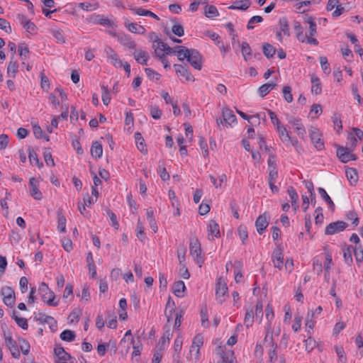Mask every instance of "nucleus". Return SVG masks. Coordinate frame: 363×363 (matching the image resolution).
Instances as JSON below:
<instances>
[{"label":"nucleus","instance_id":"f704fd0d","mask_svg":"<svg viewBox=\"0 0 363 363\" xmlns=\"http://www.w3.org/2000/svg\"><path fill=\"white\" fill-rule=\"evenodd\" d=\"M277 131L279 133V136L280 139L282 140V142H289V140H291V137L289 135V132L287 131L286 128H284L281 124L280 125H278L277 128Z\"/></svg>","mask_w":363,"mask_h":363},{"label":"nucleus","instance_id":"3c124183","mask_svg":"<svg viewBox=\"0 0 363 363\" xmlns=\"http://www.w3.org/2000/svg\"><path fill=\"white\" fill-rule=\"evenodd\" d=\"M280 31L283 32L285 35L289 36L290 35L288 21L286 18L283 17L279 19Z\"/></svg>","mask_w":363,"mask_h":363},{"label":"nucleus","instance_id":"0eeeda50","mask_svg":"<svg viewBox=\"0 0 363 363\" xmlns=\"http://www.w3.org/2000/svg\"><path fill=\"white\" fill-rule=\"evenodd\" d=\"M269 216L267 212L259 215L255 221V227L257 233L262 235L269 225Z\"/></svg>","mask_w":363,"mask_h":363},{"label":"nucleus","instance_id":"4c0bfd02","mask_svg":"<svg viewBox=\"0 0 363 363\" xmlns=\"http://www.w3.org/2000/svg\"><path fill=\"white\" fill-rule=\"evenodd\" d=\"M328 257H330V256L328 255ZM333 264V259L330 258V257H327V260H325V262L324 263V269H325L324 279L327 283H329V281H330V269Z\"/></svg>","mask_w":363,"mask_h":363},{"label":"nucleus","instance_id":"37998d69","mask_svg":"<svg viewBox=\"0 0 363 363\" xmlns=\"http://www.w3.org/2000/svg\"><path fill=\"white\" fill-rule=\"evenodd\" d=\"M204 13L207 18H212L219 15L217 8L213 5H207L205 7Z\"/></svg>","mask_w":363,"mask_h":363},{"label":"nucleus","instance_id":"864d4df0","mask_svg":"<svg viewBox=\"0 0 363 363\" xmlns=\"http://www.w3.org/2000/svg\"><path fill=\"white\" fill-rule=\"evenodd\" d=\"M201 325L204 328L208 327L209 322L208 319V310L206 306H203L201 309Z\"/></svg>","mask_w":363,"mask_h":363},{"label":"nucleus","instance_id":"603ef678","mask_svg":"<svg viewBox=\"0 0 363 363\" xmlns=\"http://www.w3.org/2000/svg\"><path fill=\"white\" fill-rule=\"evenodd\" d=\"M51 34L55 38L57 43H65V39L63 35V33L61 30L58 29H52L50 30Z\"/></svg>","mask_w":363,"mask_h":363},{"label":"nucleus","instance_id":"58836bf2","mask_svg":"<svg viewBox=\"0 0 363 363\" xmlns=\"http://www.w3.org/2000/svg\"><path fill=\"white\" fill-rule=\"evenodd\" d=\"M177 252L179 264L182 265L186 260V247L184 245H179L177 247Z\"/></svg>","mask_w":363,"mask_h":363},{"label":"nucleus","instance_id":"a19ab883","mask_svg":"<svg viewBox=\"0 0 363 363\" xmlns=\"http://www.w3.org/2000/svg\"><path fill=\"white\" fill-rule=\"evenodd\" d=\"M263 53L267 58L272 57L276 52V49L272 45L269 43L263 44Z\"/></svg>","mask_w":363,"mask_h":363},{"label":"nucleus","instance_id":"a211bd4d","mask_svg":"<svg viewBox=\"0 0 363 363\" xmlns=\"http://www.w3.org/2000/svg\"><path fill=\"white\" fill-rule=\"evenodd\" d=\"M205 35L208 37H209L212 40L215 41L216 44L219 47L221 52L223 53H225L229 51V47L225 46L223 45V41L220 40V36L218 34L212 32V31H207Z\"/></svg>","mask_w":363,"mask_h":363},{"label":"nucleus","instance_id":"09e8293b","mask_svg":"<svg viewBox=\"0 0 363 363\" xmlns=\"http://www.w3.org/2000/svg\"><path fill=\"white\" fill-rule=\"evenodd\" d=\"M18 52L21 59H26L30 52L28 45L25 43H21L18 46Z\"/></svg>","mask_w":363,"mask_h":363},{"label":"nucleus","instance_id":"9b49d317","mask_svg":"<svg viewBox=\"0 0 363 363\" xmlns=\"http://www.w3.org/2000/svg\"><path fill=\"white\" fill-rule=\"evenodd\" d=\"M228 292V287L226 284L219 279L217 281L216 286V299L220 303H222L224 301V296Z\"/></svg>","mask_w":363,"mask_h":363},{"label":"nucleus","instance_id":"f03ea898","mask_svg":"<svg viewBox=\"0 0 363 363\" xmlns=\"http://www.w3.org/2000/svg\"><path fill=\"white\" fill-rule=\"evenodd\" d=\"M38 291L44 303L50 306H58V301H55V295L54 292L49 289L45 282L40 284Z\"/></svg>","mask_w":363,"mask_h":363},{"label":"nucleus","instance_id":"5701e85b","mask_svg":"<svg viewBox=\"0 0 363 363\" xmlns=\"http://www.w3.org/2000/svg\"><path fill=\"white\" fill-rule=\"evenodd\" d=\"M222 115L225 123L229 125H231L232 123H237V118L233 113V111L229 108H223Z\"/></svg>","mask_w":363,"mask_h":363},{"label":"nucleus","instance_id":"5fc2aeb1","mask_svg":"<svg viewBox=\"0 0 363 363\" xmlns=\"http://www.w3.org/2000/svg\"><path fill=\"white\" fill-rule=\"evenodd\" d=\"M58 225L57 228L58 230L61 233L65 232L66 230V218L60 212H58Z\"/></svg>","mask_w":363,"mask_h":363},{"label":"nucleus","instance_id":"20e7f679","mask_svg":"<svg viewBox=\"0 0 363 363\" xmlns=\"http://www.w3.org/2000/svg\"><path fill=\"white\" fill-rule=\"evenodd\" d=\"M189 248L190 255L194 257L196 263L201 267L204 262V259L201 256V244L197 238L190 241Z\"/></svg>","mask_w":363,"mask_h":363},{"label":"nucleus","instance_id":"6e6d98bb","mask_svg":"<svg viewBox=\"0 0 363 363\" xmlns=\"http://www.w3.org/2000/svg\"><path fill=\"white\" fill-rule=\"evenodd\" d=\"M282 93L284 98L287 103L293 101V96L291 94V88L289 86H285L283 87Z\"/></svg>","mask_w":363,"mask_h":363},{"label":"nucleus","instance_id":"0e129e2a","mask_svg":"<svg viewBox=\"0 0 363 363\" xmlns=\"http://www.w3.org/2000/svg\"><path fill=\"white\" fill-rule=\"evenodd\" d=\"M43 321L48 323L52 332L55 331L57 327V321L52 316L45 317Z\"/></svg>","mask_w":363,"mask_h":363},{"label":"nucleus","instance_id":"cd10ccee","mask_svg":"<svg viewBox=\"0 0 363 363\" xmlns=\"http://www.w3.org/2000/svg\"><path fill=\"white\" fill-rule=\"evenodd\" d=\"M269 345L271 347V349L269 351V362L274 363L277 359V345L274 341L273 336L272 334L270 335Z\"/></svg>","mask_w":363,"mask_h":363},{"label":"nucleus","instance_id":"a878e982","mask_svg":"<svg viewBox=\"0 0 363 363\" xmlns=\"http://www.w3.org/2000/svg\"><path fill=\"white\" fill-rule=\"evenodd\" d=\"M129 9L137 15L150 16L157 21L160 20V18L151 11L145 10L142 8H133L131 6L129 7Z\"/></svg>","mask_w":363,"mask_h":363},{"label":"nucleus","instance_id":"774afa93","mask_svg":"<svg viewBox=\"0 0 363 363\" xmlns=\"http://www.w3.org/2000/svg\"><path fill=\"white\" fill-rule=\"evenodd\" d=\"M0 29L4 30L7 33L12 32L11 25L9 21L4 18H0Z\"/></svg>","mask_w":363,"mask_h":363},{"label":"nucleus","instance_id":"79ce46f5","mask_svg":"<svg viewBox=\"0 0 363 363\" xmlns=\"http://www.w3.org/2000/svg\"><path fill=\"white\" fill-rule=\"evenodd\" d=\"M60 337L64 341L72 342L74 340L76 335L74 331L65 330L61 333Z\"/></svg>","mask_w":363,"mask_h":363},{"label":"nucleus","instance_id":"6ab92c4d","mask_svg":"<svg viewBox=\"0 0 363 363\" xmlns=\"http://www.w3.org/2000/svg\"><path fill=\"white\" fill-rule=\"evenodd\" d=\"M118 41L123 46L128 49H135L136 47L135 42L128 35L119 34L117 36Z\"/></svg>","mask_w":363,"mask_h":363},{"label":"nucleus","instance_id":"412c9836","mask_svg":"<svg viewBox=\"0 0 363 363\" xmlns=\"http://www.w3.org/2000/svg\"><path fill=\"white\" fill-rule=\"evenodd\" d=\"M186 286L183 281H178L174 282L172 286L174 294L179 298L184 296Z\"/></svg>","mask_w":363,"mask_h":363},{"label":"nucleus","instance_id":"ddd939ff","mask_svg":"<svg viewBox=\"0 0 363 363\" xmlns=\"http://www.w3.org/2000/svg\"><path fill=\"white\" fill-rule=\"evenodd\" d=\"M208 236L210 240H213L214 238H219L220 233L218 224L213 220H211L207 227Z\"/></svg>","mask_w":363,"mask_h":363},{"label":"nucleus","instance_id":"423d86ee","mask_svg":"<svg viewBox=\"0 0 363 363\" xmlns=\"http://www.w3.org/2000/svg\"><path fill=\"white\" fill-rule=\"evenodd\" d=\"M347 225H348L347 223L341 220L330 223L325 227V234L333 235L340 233L343 231L347 227Z\"/></svg>","mask_w":363,"mask_h":363},{"label":"nucleus","instance_id":"e433bc0d","mask_svg":"<svg viewBox=\"0 0 363 363\" xmlns=\"http://www.w3.org/2000/svg\"><path fill=\"white\" fill-rule=\"evenodd\" d=\"M241 52L245 61H247L249 59H250L252 56V50L250 45L247 42H242L241 45Z\"/></svg>","mask_w":363,"mask_h":363},{"label":"nucleus","instance_id":"dca6fc26","mask_svg":"<svg viewBox=\"0 0 363 363\" xmlns=\"http://www.w3.org/2000/svg\"><path fill=\"white\" fill-rule=\"evenodd\" d=\"M272 262L274 267L281 269L284 266L283 250L281 247L276 249L272 254Z\"/></svg>","mask_w":363,"mask_h":363},{"label":"nucleus","instance_id":"49530a36","mask_svg":"<svg viewBox=\"0 0 363 363\" xmlns=\"http://www.w3.org/2000/svg\"><path fill=\"white\" fill-rule=\"evenodd\" d=\"M102 90V101L105 106H108L111 101L110 92L108 86L101 85V86Z\"/></svg>","mask_w":363,"mask_h":363},{"label":"nucleus","instance_id":"f257e3e1","mask_svg":"<svg viewBox=\"0 0 363 363\" xmlns=\"http://www.w3.org/2000/svg\"><path fill=\"white\" fill-rule=\"evenodd\" d=\"M347 140L350 142L347 143L345 147L341 146L340 145H335L337 150V157L343 163H346L350 160H357L356 155L352 154V152L354 150L357 145V139L352 134H350L349 136L347 137Z\"/></svg>","mask_w":363,"mask_h":363},{"label":"nucleus","instance_id":"9d476101","mask_svg":"<svg viewBox=\"0 0 363 363\" xmlns=\"http://www.w3.org/2000/svg\"><path fill=\"white\" fill-rule=\"evenodd\" d=\"M5 343L9 349L12 357L15 359L20 357V351L16 342L12 338L11 335L5 337Z\"/></svg>","mask_w":363,"mask_h":363},{"label":"nucleus","instance_id":"bf43d9fd","mask_svg":"<svg viewBox=\"0 0 363 363\" xmlns=\"http://www.w3.org/2000/svg\"><path fill=\"white\" fill-rule=\"evenodd\" d=\"M108 317L111 318L108 321V327L112 329H115L117 327L116 316L113 311L108 312Z\"/></svg>","mask_w":363,"mask_h":363},{"label":"nucleus","instance_id":"2eb2a0df","mask_svg":"<svg viewBox=\"0 0 363 363\" xmlns=\"http://www.w3.org/2000/svg\"><path fill=\"white\" fill-rule=\"evenodd\" d=\"M175 72L179 76L185 79V82H194L195 79L194 76L190 73L188 69L182 65L175 64L174 65Z\"/></svg>","mask_w":363,"mask_h":363},{"label":"nucleus","instance_id":"de8ad7c7","mask_svg":"<svg viewBox=\"0 0 363 363\" xmlns=\"http://www.w3.org/2000/svg\"><path fill=\"white\" fill-rule=\"evenodd\" d=\"M238 235H239L240 238L242 240V243L243 245H245V241L248 238V233H247V227L244 225H240L238 228Z\"/></svg>","mask_w":363,"mask_h":363},{"label":"nucleus","instance_id":"4468645a","mask_svg":"<svg viewBox=\"0 0 363 363\" xmlns=\"http://www.w3.org/2000/svg\"><path fill=\"white\" fill-rule=\"evenodd\" d=\"M105 52L106 56L111 60V64L116 68L121 67L123 62L118 57L117 53L113 50V48L108 46L105 48Z\"/></svg>","mask_w":363,"mask_h":363},{"label":"nucleus","instance_id":"4be33fe9","mask_svg":"<svg viewBox=\"0 0 363 363\" xmlns=\"http://www.w3.org/2000/svg\"><path fill=\"white\" fill-rule=\"evenodd\" d=\"M133 55L135 57V60L140 64L143 65H147V60L149 59V55L147 52L144 50H136L133 52Z\"/></svg>","mask_w":363,"mask_h":363},{"label":"nucleus","instance_id":"aec40b11","mask_svg":"<svg viewBox=\"0 0 363 363\" xmlns=\"http://www.w3.org/2000/svg\"><path fill=\"white\" fill-rule=\"evenodd\" d=\"M354 247L352 245H345L342 247V252H343V257L345 262L349 265L351 266L353 263L352 256V251H354Z\"/></svg>","mask_w":363,"mask_h":363},{"label":"nucleus","instance_id":"b1692460","mask_svg":"<svg viewBox=\"0 0 363 363\" xmlns=\"http://www.w3.org/2000/svg\"><path fill=\"white\" fill-rule=\"evenodd\" d=\"M250 0L235 1L233 5L228 7V9L231 10L238 9L245 11L250 6Z\"/></svg>","mask_w":363,"mask_h":363},{"label":"nucleus","instance_id":"f8f14e48","mask_svg":"<svg viewBox=\"0 0 363 363\" xmlns=\"http://www.w3.org/2000/svg\"><path fill=\"white\" fill-rule=\"evenodd\" d=\"M310 138L312 143L314 144L315 147L318 150L324 149V143L320 138V133L317 128H313L310 131Z\"/></svg>","mask_w":363,"mask_h":363},{"label":"nucleus","instance_id":"ea45409f","mask_svg":"<svg viewBox=\"0 0 363 363\" xmlns=\"http://www.w3.org/2000/svg\"><path fill=\"white\" fill-rule=\"evenodd\" d=\"M18 63L16 61L13 60V56L11 57V61L9 63L8 67H7V74L9 75L12 74V77H15V74L18 72Z\"/></svg>","mask_w":363,"mask_h":363},{"label":"nucleus","instance_id":"72a5a7b5","mask_svg":"<svg viewBox=\"0 0 363 363\" xmlns=\"http://www.w3.org/2000/svg\"><path fill=\"white\" fill-rule=\"evenodd\" d=\"M138 149L143 153V154H147V150L145 147V145H144V139L142 137V135L137 132L134 135Z\"/></svg>","mask_w":363,"mask_h":363},{"label":"nucleus","instance_id":"c03bdc74","mask_svg":"<svg viewBox=\"0 0 363 363\" xmlns=\"http://www.w3.org/2000/svg\"><path fill=\"white\" fill-rule=\"evenodd\" d=\"M254 322V312L252 308L247 309L244 318V324L247 328L250 327Z\"/></svg>","mask_w":363,"mask_h":363},{"label":"nucleus","instance_id":"c756f323","mask_svg":"<svg viewBox=\"0 0 363 363\" xmlns=\"http://www.w3.org/2000/svg\"><path fill=\"white\" fill-rule=\"evenodd\" d=\"M311 92L315 95L320 94L322 92V87L320 79L318 77L313 75L311 77Z\"/></svg>","mask_w":363,"mask_h":363},{"label":"nucleus","instance_id":"39448f33","mask_svg":"<svg viewBox=\"0 0 363 363\" xmlns=\"http://www.w3.org/2000/svg\"><path fill=\"white\" fill-rule=\"evenodd\" d=\"M3 296V302L9 307H13L15 304L16 296L15 292L10 286H4L1 290Z\"/></svg>","mask_w":363,"mask_h":363},{"label":"nucleus","instance_id":"7c9ffc66","mask_svg":"<svg viewBox=\"0 0 363 363\" xmlns=\"http://www.w3.org/2000/svg\"><path fill=\"white\" fill-rule=\"evenodd\" d=\"M303 19H304V22L308 23L309 24V31H308L309 33L308 35L313 36V35H316V33H317L316 27L317 26H316V23L314 21L313 17L306 15V16H304Z\"/></svg>","mask_w":363,"mask_h":363},{"label":"nucleus","instance_id":"6e6552de","mask_svg":"<svg viewBox=\"0 0 363 363\" xmlns=\"http://www.w3.org/2000/svg\"><path fill=\"white\" fill-rule=\"evenodd\" d=\"M38 182L35 177L29 179V186L30 196L35 200L40 201L43 199L42 192L38 188Z\"/></svg>","mask_w":363,"mask_h":363},{"label":"nucleus","instance_id":"c9c22d12","mask_svg":"<svg viewBox=\"0 0 363 363\" xmlns=\"http://www.w3.org/2000/svg\"><path fill=\"white\" fill-rule=\"evenodd\" d=\"M28 158L30 160V164L35 163L39 168L42 167L43 166V164L40 162L38 160V155L36 152L34 151V150L29 147H28Z\"/></svg>","mask_w":363,"mask_h":363},{"label":"nucleus","instance_id":"69168bd1","mask_svg":"<svg viewBox=\"0 0 363 363\" xmlns=\"http://www.w3.org/2000/svg\"><path fill=\"white\" fill-rule=\"evenodd\" d=\"M157 172L160 174V177L162 179V180L167 181L169 179V174L167 172L166 168L163 165H159Z\"/></svg>","mask_w":363,"mask_h":363},{"label":"nucleus","instance_id":"4d7b16f0","mask_svg":"<svg viewBox=\"0 0 363 363\" xmlns=\"http://www.w3.org/2000/svg\"><path fill=\"white\" fill-rule=\"evenodd\" d=\"M287 192L291 200V206H294V205L296 204V201H298V194L293 186H289L288 188Z\"/></svg>","mask_w":363,"mask_h":363},{"label":"nucleus","instance_id":"8fccbe9b","mask_svg":"<svg viewBox=\"0 0 363 363\" xmlns=\"http://www.w3.org/2000/svg\"><path fill=\"white\" fill-rule=\"evenodd\" d=\"M78 7L82 9L84 11H91L96 10L99 7V4L95 3L94 4L89 2H82L78 4Z\"/></svg>","mask_w":363,"mask_h":363},{"label":"nucleus","instance_id":"393cba45","mask_svg":"<svg viewBox=\"0 0 363 363\" xmlns=\"http://www.w3.org/2000/svg\"><path fill=\"white\" fill-rule=\"evenodd\" d=\"M203 336L201 334L196 335L193 340L192 345L191 347V352H192L194 349H196V358H199V354L200 347L203 345Z\"/></svg>","mask_w":363,"mask_h":363},{"label":"nucleus","instance_id":"bb28decb","mask_svg":"<svg viewBox=\"0 0 363 363\" xmlns=\"http://www.w3.org/2000/svg\"><path fill=\"white\" fill-rule=\"evenodd\" d=\"M90 152L92 157L100 158L103 153V147L101 143L98 141L93 142Z\"/></svg>","mask_w":363,"mask_h":363},{"label":"nucleus","instance_id":"f3484780","mask_svg":"<svg viewBox=\"0 0 363 363\" xmlns=\"http://www.w3.org/2000/svg\"><path fill=\"white\" fill-rule=\"evenodd\" d=\"M124 25L130 32L133 33L143 35L146 31L145 28L143 26L138 25L135 23H131L128 18H125Z\"/></svg>","mask_w":363,"mask_h":363},{"label":"nucleus","instance_id":"680f3d73","mask_svg":"<svg viewBox=\"0 0 363 363\" xmlns=\"http://www.w3.org/2000/svg\"><path fill=\"white\" fill-rule=\"evenodd\" d=\"M263 21V18L261 16H254L249 20L247 28L248 30H252L254 28L253 23H258Z\"/></svg>","mask_w":363,"mask_h":363},{"label":"nucleus","instance_id":"1a4fd4ad","mask_svg":"<svg viewBox=\"0 0 363 363\" xmlns=\"http://www.w3.org/2000/svg\"><path fill=\"white\" fill-rule=\"evenodd\" d=\"M288 121L289 123L294 126L297 135L303 138L306 134V129L301 123V120L298 118L290 116L288 117Z\"/></svg>","mask_w":363,"mask_h":363},{"label":"nucleus","instance_id":"c85d7f7f","mask_svg":"<svg viewBox=\"0 0 363 363\" xmlns=\"http://www.w3.org/2000/svg\"><path fill=\"white\" fill-rule=\"evenodd\" d=\"M346 177L352 186L356 185L358 181V174L354 168H347L345 171Z\"/></svg>","mask_w":363,"mask_h":363},{"label":"nucleus","instance_id":"13d9d810","mask_svg":"<svg viewBox=\"0 0 363 363\" xmlns=\"http://www.w3.org/2000/svg\"><path fill=\"white\" fill-rule=\"evenodd\" d=\"M335 352L337 355L338 356V360L339 362H341L342 363H346L347 362V357L345 354V350L341 346H335Z\"/></svg>","mask_w":363,"mask_h":363},{"label":"nucleus","instance_id":"338daca9","mask_svg":"<svg viewBox=\"0 0 363 363\" xmlns=\"http://www.w3.org/2000/svg\"><path fill=\"white\" fill-rule=\"evenodd\" d=\"M23 27L26 29V30L28 33L30 34L36 33L38 29L35 24L31 22L30 20H28V21L26 23V24Z\"/></svg>","mask_w":363,"mask_h":363},{"label":"nucleus","instance_id":"473e14b6","mask_svg":"<svg viewBox=\"0 0 363 363\" xmlns=\"http://www.w3.org/2000/svg\"><path fill=\"white\" fill-rule=\"evenodd\" d=\"M54 353L57 357L56 359L69 360L71 359V355L66 352L62 347H55Z\"/></svg>","mask_w":363,"mask_h":363},{"label":"nucleus","instance_id":"2f4dec72","mask_svg":"<svg viewBox=\"0 0 363 363\" xmlns=\"http://www.w3.org/2000/svg\"><path fill=\"white\" fill-rule=\"evenodd\" d=\"M318 191L321 198L329 205L330 209L331 210L332 212H333L335 210V204L332 199H330V197L327 194L326 191L321 187H319Z\"/></svg>","mask_w":363,"mask_h":363},{"label":"nucleus","instance_id":"a18cd8bd","mask_svg":"<svg viewBox=\"0 0 363 363\" xmlns=\"http://www.w3.org/2000/svg\"><path fill=\"white\" fill-rule=\"evenodd\" d=\"M12 318H13L16 323V324L23 328V330H27L28 328V321L24 318H19L16 315V311L13 312Z\"/></svg>","mask_w":363,"mask_h":363},{"label":"nucleus","instance_id":"052dcab7","mask_svg":"<svg viewBox=\"0 0 363 363\" xmlns=\"http://www.w3.org/2000/svg\"><path fill=\"white\" fill-rule=\"evenodd\" d=\"M136 231L138 238L140 240L143 241V240L145 239L144 227L142 222L140 220H138L137 223Z\"/></svg>","mask_w":363,"mask_h":363},{"label":"nucleus","instance_id":"e2e57ef3","mask_svg":"<svg viewBox=\"0 0 363 363\" xmlns=\"http://www.w3.org/2000/svg\"><path fill=\"white\" fill-rule=\"evenodd\" d=\"M150 112L154 119H159L162 116V111L157 106L151 105L150 106Z\"/></svg>","mask_w":363,"mask_h":363},{"label":"nucleus","instance_id":"7ed1b4c3","mask_svg":"<svg viewBox=\"0 0 363 363\" xmlns=\"http://www.w3.org/2000/svg\"><path fill=\"white\" fill-rule=\"evenodd\" d=\"M186 51L187 55L183 56V60L186 59L194 69L201 70L202 68V56L200 52L193 48L186 50Z\"/></svg>","mask_w":363,"mask_h":363}]
</instances>
